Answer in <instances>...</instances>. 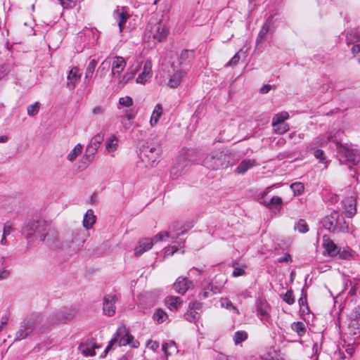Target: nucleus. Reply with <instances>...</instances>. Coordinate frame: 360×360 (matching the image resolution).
Instances as JSON below:
<instances>
[{
    "label": "nucleus",
    "instance_id": "56",
    "mask_svg": "<svg viewBox=\"0 0 360 360\" xmlns=\"http://www.w3.org/2000/svg\"><path fill=\"white\" fill-rule=\"evenodd\" d=\"M165 236L169 237L170 236L169 232H167V231L165 233L160 232V233L156 234L153 238H150V239L153 240V244L154 245L155 243L162 240V239L164 238Z\"/></svg>",
    "mask_w": 360,
    "mask_h": 360
},
{
    "label": "nucleus",
    "instance_id": "62",
    "mask_svg": "<svg viewBox=\"0 0 360 360\" xmlns=\"http://www.w3.org/2000/svg\"><path fill=\"white\" fill-rule=\"evenodd\" d=\"M13 231V227L9 223H6L4 226L3 234L4 236H8Z\"/></svg>",
    "mask_w": 360,
    "mask_h": 360
},
{
    "label": "nucleus",
    "instance_id": "22",
    "mask_svg": "<svg viewBox=\"0 0 360 360\" xmlns=\"http://www.w3.org/2000/svg\"><path fill=\"white\" fill-rule=\"evenodd\" d=\"M186 74V72L182 70H174L172 75H169L167 86L173 89L178 87Z\"/></svg>",
    "mask_w": 360,
    "mask_h": 360
},
{
    "label": "nucleus",
    "instance_id": "7",
    "mask_svg": "<svg viewBox=\"0 0 360 360\" xmlns=\"http://www.w3.org/2000/svg\"><path fill=\"white\" fill-rule=\"evenodd\" d=\"M112 17L118 26L119 32L122 34L124 32L127 20L130 18L128 8L125 6H117L112 13Z\"/></svg>",
    "mask_w": 360,
    "mask_h": 360
},
{
    "label": "nucleus",
    "instance_id": "43",
    "mask_svg": "<svg viewBox=\"0 0 360 360\" xmlns=\"http://www.w3.org/2000/svg\"><path fill=\"white\" fill-rule=\"evenodd\" d=\"M221 306L229 311H233L236 314H239V311L237 307H235L232 302L227 298H223L221 300Z\"/></svg>",
    "mask_w": 360,
    "mask_h": 360
},
{
    "label": "nucleus",
    "instance_id": "15",
    "mask_svg": "<svg viewBox=\"0 0 360 360\" xmlns=\"http://www.w3.org/2000/svg\"><path fill=\"white\" fill-rule=\"evenodd\" d=\"M330 139V136L327 134L317 136L316 139L306 145V150L307 152H311L312 150L319 149L320 147L326 145Z\"/></svg>",
    "mask_w": 360,
    "mask_h": 360
},
{
    "label": "nucleus",
    "instance_id": "1",
    "mask_svg": "<svg viewBox=\"0 0 360 360\" xmlns=\"http://www.w3.org/2000/svg\"><path fill=\"white\" fill-rule=\"evenodd\" d=\"M168 34L169 30L163 22L151 19L146 26L145 37L155 44L166 40Z\"/></svg>",
    "mask_w": 360,
    "mask_h": 360
},
{
    "label": "nucleus",
    "instance_id": "24",
    "mask_svg": "<svg viewBox=\"0 0 360 360\" xmlns=\"http://www.w3.org/2000/svg\"><path fill=\"white\" fill-rule=\"evenodd\" d=\"M187 165L188 162L184 158H179L171 169L170 175L172 178L177 179L180 176L183 174L184 168Z\"/></svg>",
    "mask_w": 360,
    "mask_h": 360
},
{
    "label": "nucleus",
    "instance_id": "29",
    "mask_svg": "<svg viewBox=\"0 0 360 360\" xmlns=\"http://www.w3.org/2000/svg\"><path fill=\"white\" fill-rule=\"evenodd\" d=\"M103 140V135L101 134H96L95 136L93 137L90 143L88 145L86 148V151H91L92 154H94V153L97 150L100 143L102 142Z\"/></svg>",
    "mask_w": 360,
    "mask_h": 360
},
{
    "label": "nucleus",
    "instance_id": "28",
    "mask_svg": "<svg viewBox=\"0 0 360 360\" xmlns=\"http://www.w3.org/2000/svg\"><path fill=\"white\" fill-rule=\"evenodd\" d=\"M162 112L163 109L162 105L160 103L156 104L150 120V124L151 127H154L158 124L160 117L162 115Z\"/></svg>",
    "mask_w": 360,
    "mask_h": 360
},
{
    "label": "nucleus",
    "instance_id": "45",
    "mask_svg": "<svg viewBox=\"0 0 360 360\" xmlns=\"http://www.w3.org/2000/svg\"><path fill=\"white\" fill-rule=\"evenodd\" d=\"M184 316L189 322H196L200 319V314L196 311L189 309Z\"/></svg>",
    "mask_w": 360,
    "mask_h": 360
},
{
    "label": "nucleus",
    "instance_id": "30",
    "mask_svg": "<svg viewBox=\"0 0 360 360\" xmlns=\"http://www.w3.org/2000/svg\"><path fill=\"white\" fill-rule=\"evenodd\" d=\"M96 221V216L92 210H88L83 219V226L86 229H91Z\"/></svg>",
    "mask_w": 360,
    "mask_h": 360
},
{
    "label": "nucleus",
    "instance_id": "31",
    "mask_svg": "<svg viewBox=\"0 0 360 360\" xmlns=\"http://www.w3.org/2000/svg\"><path fill=\"white\" fill-rule=\"evenodd\" d=\"M262 204L269 209H273V206L276 205V210L278 212H280L281 207L283 204V200L281 197L274 196L269 201L264 200V201L262 202Z\"/></svg>",
    "mask_w": 360,
    "mask_h": 360
},
{
    "label": "nucleus",
    "instance_id": "35",
    "mask_svg": "<svg viewBox=\"0 0 360 360\" xmlns=\"http://www.w3.org/2000/svg\"><path fill=\"white\" fill-rule=\"evenodd\" d=\"M165 302L170 310L175 311L181 304V300L179 297H169L166 299Z\"/></svg>",
    "mask_w": 360,
    "mask_h": 360
},
{
    "label": "nucleus",
    "instance_id": "3",
    "mask_svg": "<svg viewBox=\"0 0 360 360\" xmlns=\"http://www.w3.org/2000/svg\"><path fill=\"white\" fill-rule=\"evenodd\" d=\"M115 343L119 346H125L129 345L134 348L138 347L139 345V342L134 340V336L129 333L124 325H121L118 327L113 338L109 342V345L106 347L105 352L110 350Z\"/></svg>",
    "mask_w": 360,
    "mask_h": 360
},
{
    "label": "nucleus",
    "instance_id": "64",
    "mask_svg": "<svg viewBox=\"0 0 360 360\" xmlns=\"http://www.w3.org/2000/svg\"><path fill=\"white\" fill-rule=\"evenodd\" d=\"M214 360H235L233 357H229L222 353H218L215 357Z\"/></svg>",
    "mask_w": 360,
    "mask_h": 360
},
{
    "label": "nucleus",
    "instance_id": "32",
    "mask_svg": "<svg viewBox=\"0 0 360 360\" xmlns=\"http://www.w3.org/2000/svg\"><path fill=\"white\" fill-rule=\"evenodd\" d=\"M162 349L164 352L166 356H170L172 354L176 353L178 352L176 343L172 340L163 343Z\"/></svg>",
    "mask_w": 360,
    "mask_h": 360
},
{
    "label": "nucleus",
    "instance_id": "42",
    "mask_svg": "<svg viewBox=\"0 0 360 360\" xmlns=\"http://www.w3.org/2000/svg\"><path fill=\"white\" fill-rule=\"evenodd\" d=\"M96 65H97L96 60L92 59L89 61L88 66L86 68V72H85V78L86 79H90L92 77Z\"/></svg>",
    "mask_w": 360,
    "mask_h": 360
},
{
    "label": "nucleus",
    "instance_id": "8",
    "mask_svg": "<svg viewBox=\"0 0 360 360\" xmlns=\"http://www.w3.org/2000/svg\"><path fill=\"white\" fill-rule=\"evenodd\" d=\"M39 238L41 241H46L47 243H52L58 239V231L53 226L44 223H42L41 231H40Z\"/></svg>",
    "mask_w": 360,
    "mask_h": 360
},
{
    "label": "nucleus",
    "instance_id": "10",
    "mask_svg": "<svg viewBox=\"0 0 360 360\" xmlns=\"http://www.w3.org/2000/svg\"><path fill=\"white\" fill-rule=\"evenodd\" d=\"M42 223H44V221L34 220L30 221L22 228V232L27 238L32 237L34 234L39 236V231H41Z\"/></svg>",
    "mask_w": 360,
    "mask_h": 360
},
{
    "label": "nucleus",
    "instance_id": "9",
    "mask_svg": "<svg viewBox=\"0 0 360 360\" xmlns=\"http://www.w3.org/2000/svg\"><path fill=\"white\" fill-rule=\"evenodd\" d=\"M82 77V73L77 66H73L68 71L67 74V82H66V87L70 90L73 91L78 82L80 80Z\"/></svg>",
    "mask_w": 360,
    "mask_h": 360
},
{
    "label": "nucleus",
    "instance_id": "18",
    "mask_svg": "<svg viewBox=\"0 0 360 360\" xmlns=\"http://www.w3.org/2000/svg\"><path fill=\"white\" fill-rule=\"evenodd\" d=\"M153 240L150 238H145L140 240L134 249V255L141 256L144 252L150 250L153 247Z\"/></svg>",
    "mask_w": 360,
    "mask_h": 360
},
{
    "label": "nucleus",
    "instance_id": "16",
    "mask_svg": "<svg viewBox=\"0 0 360 360\" xmlns=\"http://www.w3.org/2000/svg\"><path fill=\"white\" fill-rule=\"evenodd\" d=\"M152 77V63L150 60H146L143 65V70L136 79V83L145 84L146 82Z\"/></svg>",
    "mask_w": 360,
    "mask_h": 360
},
{
    "label": "nucleus",
    "instance_id": "41",
    "mask_svg": "<svg viewBox=\"0 0 360 360\" xmlns=\"http://www.w3.org/2000/svg\"><path fill=\"white\" fill-rule=\"evenodd\" d=\"M137 112L134 109L124 110L120 116V120H133L136 115Z\"/></svg>",
    "mask_w": 360,
    "mask_h": 360
},
{
    "label": "nucleus",
    "instance_id": "14",
    "mask_svg": "<svg viewBox=\"0 0 360 360\" xmlns=\"http://www.w3.org/2000/svg\"><path fill=\"white\" fill-rule=\"evenodd\" d=\"M221 291V287L214 285L210 282H206L202 285L201 292L199 294L200 299H207L213 295L220 293Z\"/></svg>",
    "mask_w": 360,
    "mask_h": 360
},
{
    "label": "nucleus",
    "instance_id": "34",
    "mask_svg": "<svg viewBox=\"0 0 360 360\" xmlns=\"http://www.w3.org/2000/svg\"><path fill=\"white\" fill-rule=\"evenodd\" d=\"M289 118V114L286 111L276 114L272 119V126L278 125V124H285L284 122Z\"/></svg>",
    "mask_w": 360,
    "mask_h": 360
},
{
    "label": "nucleus",
    "instance_id": "12",
    "mask_svg": "<svg viewBox=\"0 0 360 360\" xmlns=\"http://www.w3.org/2000/svg\"><path fill=\"white\" fill-rule=\"evenodd\" d=\"M117 298L115 295H106L103 298V309L104 314L108 316H112L115 312V304Z\"/></svg>",
    "mask_w": 360,
    "mask_h": 360
},
{
    "label": "nucleus",
    "instance_id": "40",
    "mask_svg": "<svg viewBox=\"0 0 360 360\" xmlns=\"http://www.w3.org/2000/svg\"><path fill=\"white\" fill-rule=\"evenodd\" d=\"M248 335L246 331L238 330L234 333L233 340L235 345H238L248 339Z\"/></svg>",
    "mask_w": 360,
    "mask_h": 360
},
{
    "label": "nucleus",
    "instance_id": "19",
    "mask_svg": "<svg viewBox=\"0 0 360 360\" xmlns=\"http://www.w3.org/2000/svg\"><path fill=\"white\" fill-rule=\"evenodd\" d=\"M97 347H98L94 340H88L81 343L78 347V349L82 354L88 356L95 355V349Z\"/></svg>",
    "mask_w": 360,
    "mask_h": 360
},
{
    "label": "nucleus",
    "instance_id": "11",
    "mask_svg": "<svg viewBox=\"0 0 360 360\" xmlns=\"http://www.w3.org/2000/svg\"><path fill=\"white\" fill-rule=\"evenodd\" d=\"M111 72L114 77H120L121 73L124 70L127 63L124 58L122 56H115L112 60L110 61Z\"/></svg>",
    "mask_w": 360,
    "mask_h": 360
},
{
    "label": "nucleus",
    "instance_id": "58",
    "mask_svg": "<svg viewBox=\"0 0 360 360\" xmlns=\"http://www.w3.org/2000/svg\"><path fill=\"white\" fill-rule=\"evenodd\" d=\"M347 356L338 349L332 356V360H347Z\"/></svg>",
    "mask_w": 360,
    "mask_h": 360
},
{
    "label": "nucleus",
    "instance_id": "37",
    "mask_svg": "<svg viewBox=\"0 0 360 360\" xmlns=\"http://www.w3.org/2000/svg\"><path fill=\"white\" fill-rule=\"evenodd\" d=\"M153 318L157 323H162L168 319V315L163 309H158L153 314Z\"/></svg>",
    "mask_w": 360,
    "mask_h": 360
},
{
    "label": "nucleus",
    "instance_id": "2",
    "mask_svg": "<svg viewBox=\"0 0 360 360\" xmlns=\"http://www.w3.org/2000/svg\"><path fill=\"white\" fill-rule=\"evenodd\" d=\"M43 321L40 314H32L27 316L21 322L15 333V340H22L28 337L33 331L39 328Z\"/></svg>",
    "mask_w": 360,
    "mask_h": 360
},
{
    "label": "nucleus",
    "instance_id": "50",
    "mask_svg": "<svg viewBox=\"0 0 360 360\" xmlns=\"http://www.w3.org/2000/svg\"><path fill=\"white\" fill-rule=\"evenodd\" d=\"M273 127L275 133L278 134H283L289 130V125L288 124H278V125Z\"/></svg>",
    "mask_w": 360,
    "mask_h": 360
},
{
    "label": "nucleus",
    "instance_id": "49",
    "mask_svg": "<svg viewBox=\"0 0 360 360\" xmlns=\"http://www.w3.org/2000/svg\"><path fill=\"white\" fill-rule=\"evenodd\" d=\"M133 99L130 96H126L119 98V105L123 107L129 108L133 105Z\"/></svg>",
    "mask_w": 360,
    "mask_h": 360
},
{
    "label": "nucleus",
    "instance_id": "38",
    "mask_svg": "<svg viewBox=\"0 0 360 360\" xmlns=\"http://www.w3.org/2000/svg\"><path fill=\"white\" fill-rule=\"evenodd\" d=\"M270 23H271V19H270V18H269L266 20L264 25H263V27H262L260 32H259V34H258V37L257 39V43H259L266 37V35L267 34V33L270 29Z\"/></svg>",
    "mask_w": 360,
    "mask_h": 360
},
{
    "label": "nucleus",
    "instance_id": "54",
    "mask_svg": "<svg viewBox=\"0 0 360 360\" xmlns=\"http://www.w3.org/2000/svg\"><path fill=\"white\" fill-rule=\"evenodd\" d=\"M282 297L283 301H285L288 304H292L295 302L293 293L291 290H288L284 295H283Z\"/></svg>",
    "mask_w": 360,
    "mask_h": 360
},
{
    "label": "nucleus",
    "instance_id": "33",
    "mask_svg": "<svg viewBox=\"0 0 360 360\" xmlns=\"http://www.w3.org/2000/svg\"><path fill=\"white\" fill-rule=\"evenodd\" d=\"M118 146V139L115 135L111 136L105 141V148L108 152H114Z\"/></svg>",
    "mask_w": 360,
    "mask_h": 360
},
{
    "label": "nucleus",
    "instance_id": "51",
    "mask_svg": "<svg viewBox=\"0 0 360 360\" xmlns=\"http://www.w3.org/2000/svg\"><path fill=\"white\" fill-rule=\"evenodd\" d=\"M40 104L39 102H36L35 103L32 105H30L27 110V114L30 116H34L36 115L39 110Z\"/></svg>",
    "mask_w": 360,
    "mask_h": 360
},
{
    "label": "nucleus",
    "instance_id": "44",
    "mask_svg": "<svg viewBox=\"0 0 360 360\" xmlns=\"http://www.w3.org/2000/svg\"><path fill=\"white\" fill-rule=\"evenodd\" d=\"M294 229L302 233H307L309 231L308 225L304 219H300L298 222L295 224Z\"/></svg>",
    "mask_w": 360,
    "mask_h": 360
},
{
    "label": "nucleus",
    "instance_id": "4",
    "mask_svg": "<svg viewBox=\"0 0 360 360\" xmlns=\"http://www.w3.org/2000/svg\"><path fill=\"white\" fill-rule=\"evenodd\" d=\"M226 155L221 150H215L207 155L202 162V165L208 169H218L226 165Z\"/></svg>",
    "mask_w": 360,
    "mask_h": 360
},
{
    "label": "nucleus",
    "instance_id": "23",
    "mask_svg": "<svg viewBox=\"0 0 360 360\" xmlns=\"http://www.w3.org/2000/svg\"><path fill=\"white\" fill-rule=\"evenodd\" d=\"M271 307L266 302H260L257 306V311L260 316V319L264 323H269L271 321L270 316Z\"/></svg>",
    "mask_w": 360,
    "mask_h": 360
},
{
    "label": "nucleus",
    "instance_id": "48",
    "mask_svg": "<svg viewBox=\"0 0 360 360\" xmlns=\"http://www.w3.org/2000/svg\"><path fill=\"white\" fill-rule=\"evenodd\" d=\"M110 65V60L108 58L104 60L101 65L99 66L97 72L101 74V76H103L105 75L108 71L109 67Z\"/></svg>",
    "mask_w": 360,
    "mask_h": 360
},
{
    "label": "nucleus",
    "instance_id": "26",
    "mask_svg": "<svg viewBox=\"0 0 360 360\" xmlns=\"http://www.w3.org/2000/svg\"><path fill=\"white\" fill-rule=\"evenodd\" d=\"M194 58V51L192 50H183L179 58V64L183 66L188 64Z\"/></svg>",
    "mask_w": 360,
    "mask_h": 360
},
{
    "label": "nucleus",
    "instance_id": "39",
    "mask_svg": "<svg viewBox=\"0 0 360 360\" xmlns=\"http://www.w3.org/2000/svg\"><path fill=\"white\" fill-rule=\"evenodd\" d=\"M82 148V146L80 143H77L68 153L67 159L70 162H73L78 157V155L81 154Z\"/></svg>",
    "mask_w": 360,
    "mask_h": 360
},
{
    "label": "nucleus",
    "instance_id": "17",
    "mask_svg": "<svg viewBox=\"0 0 360 360\" xmlns=\"http://www.w3.org/2000/svg\"><path fill=\"white\" fill-rule=\"evenodd\" d=\"M323 247L325 252L330 257L337 256L339 247L326 235L323 236Z\"/></svg>",
    "mask_w": 360,
    "mask_h": 360
},
{
    "label": "nucleus",
    "instance_id": "57",
    "mask_svg": "<svg viewBox=\"0 0 360 360\" xmlns=\"http://www.w3.org/2000/svg\"><path fill=\"white\" fill-rule=\"evenodd\" d=\"M10 72V66L8 64L0 65V79L4 78Z\"/></svg>",
    "mask_w": 360,
    "mask_h": 360
},
{
    "label": "nucleus",
    "instance_id": "53",
    "mask_svg": "<svg viewBox=\"0 0 360 360\" xmlns=\"http://www.w3.org/2000/svg\"><path fill=\"white\" fill-rule=\"evenodd\" d=\"M119 78L118 84L122 87L124 86L129 80L132 79L131 73H125L122 76L117 77Z\"/></svg>",
    "mask_w": 360,
    "mask_h": 360
},
{
    "label": "nucleus",
    "instance_id": "21",
    "mask_svg": "<svg viewBox=\"0 0 360 360\" xmlns=\"http://www.w3.org/2000/svg\"><path fill=\"white\" fill-rule=\"evenodd\" d=\"M192 285L193 283L191 281L180 276L176 279L173 287L176 292L184 295Z\"/></svg>",
    "mask_w": 360,
    "mask_h": 360
},
{
    "label": "nucleus",
    "instance_id": "55",
    "mask_svg": "<svg viewBox=\"0 0 360 360\" xmlns=\"http://www.w3.org/2000/svg\"><path fill=\"white\" fill-rule=\"evenodd\" d=\"M311 153H313L314 157L316 159H319L321 162H322L323 164L326 163V158L323 157V152L322 150L315 149V150H312V151Z\"/></svg>",
    "mask_w": 360,
    "mask_h": 360
},
{
    "label": "nucleus",
    "instance_id": "6",
    "mask_svg": "<svg viewBox=\"0 0 360 360\" xmlns=\"http://www.w3.org/2000/svg\"><path fill=\"white\" fill-rule=\"evenodd\" d=\"M75 315V311L72 309L64 308L53 313L49 318L50 324H58L60 323H65L71 319Z\"/></svg>",
    "mask_w": 360,
    "mask_h": 360
},
{
    "label": "nucleus",
    "instance_id": "36",
    "mask_svg": "<svg viewBox=\"0 0 360 360\" xmlns=\"http://www.w3.org/2000/svg\"><path fill=\"white\" fill-rule=\"evenodd\" d=\"M348 333L360 336V323L357 320H352L348 326Z\"/></svg>",
    "mask_w": 360,
    "mask_h": 360
},
{
    "label": "nucleus",
    "instance_id": "61",
    "mask_svg": "<svg viewBox=\"0 0 360 360\" xmlns=\"http://www.w3.org/2000/svg\"><path fill=\"white\" fill-rule=\"evenodd\" d=\"M202 303L195 301V302H191L189 304V309L198 311V310H200L202 309Z\"/></svg>",
    "mask_w": 360,
    "mask_h": 360
},
{
    "label": "nucleus",
    "instance_id": "13",
    "mask_svg": "<svg viewBox=\"0 0 360 360\" xmlns=\"http://www.w3.org/2000/svg\"><path fill=\"white\" fill-rule=\"evenodd\" d=\"M144 155L151 167L155 166L160 160V149L156 147L146 148Z\"/></svg>",
    "mask_w": 360,
    "mask_h": 360
},
{
    "label": "nucleus",
    "instance_id": "20",
    "mask_svg": "<svg viewBox=\"0 0 360 360\" xmlns=\"http://www.w3.org/2000/svg\"><path fill=\"white\" fill-rule=\"evenodd\" d=\"M339 217V213L337 211H333L330 215L326 216L323 221V226L330 231H334Z\"/></svg>",
    "mask_w": 360,
    "mask_h": 360
},
{
    "label": "nucleus",
    "instance_id": "27",
    "mask_svg": "<svg viewBox=\"0 0 360 360\" xmlns=\"http://www.w3.org/2000/svg\"><path fill=\"white\" fill-rule=\"evenodd\" d=\"M256 165L255 160L253 159L243 160L237 167L236 172L238 174H245L248 169Z\"/></svg>",
    "mask_w": 360,
    "mask_h": 360
},
{
    "label": "nucleus",
    "instance_id": "59",
    "mask_svg": "<svg viewBox=\"0 0 360 360\" xmlns=\"http://www.w3.org/2000/svg\"><path fill=\"white\" fill-rule=\"evenodd\" d=\"M105 112V108L102 105L95 106L92 109V114L94 116L103 115Z\"/></svg>",
    "mask_w": 360,
    "mask_h": 360
},
{
    "label": "nucleus",
    "instance_id": "46",
    "mask_svg": "<svg viewBox=\"0 0 360 360\" xmlns=\"http://www.w3.org/2000/svg\"><path fill=\"white\" fill-rule=\"evenodd\" d=\"M290 188L295 195H301L304 190V186L301 182H295L291 184Z\"/></svg>",
    "mask_w": 360,
    "mask_h": 360
},
{
    "label": "nucleus",
    "instance_id": "63",
    "mask_svg": "<svg viewBox=\"0 0 360 360\" xmlns=\"http://www.w3.org/2000/svg\"><path fill=\"white\" fill-rule=\"evenodd\" d=\"M147 347L149 349L155 351L159 348V342L157 341L149 340L147 343Z\"/></svg>",
    "mask_w": 360,
    "mask_h": 360
},
{
    "label": "nucleus",
    "instance_id": "5",
    "mask_svg": "<svg viewBox=\"0 0 360 360\" xmlns=\"http://www.w3.org/2000/svg\"><path fill=\"white\" fill-rule=\"evenodd\" d=\"M338 157L342 163H349L353 165H357L360 160L358 154L353 150L340 144L338 146Z\"/></svg>",
    "mask_w": 360,
    "mask_h": 360
},
{
    "label": "nucleus",
    "instance_id": "52",
    "mask_svg": "<svg viewBox=\"0 0 360 360\" xmlns=\"http://www.w3.org/2000/svg\"><path fill=\"white\" fill-rule=\"evenodd\" d=\"M340 259H347L350 257L351 253L350 250L348 247L344 248L342 250L339 248H338V255Z\"/></svg>",
    "mask_w": 360,
    "mask_h": 360
},
{
    "label": "nucleus",
    "instance_id": "60",
    "mask_svg": "<svg viewBox=\"0 0 360 360\" xmlns=\"http://www.w3.org/2000/svg\"><path fill=\"white\" fill-rule=\"evenodd\" d=\"M239 60H240V56H239L238 53H236L225 66L229 67V66L236 65L238 64Z\"/></svg>",
    "mask_w": 360,
    "mask_h": 360
},
{
    "label": "nucleus",
    "instance_id": "25",
    "mask_svg": "<svg viewBox=\"0 0 360 360\" xmlns=\"http://www.w3.org/2000/svg\"><path fill=\"white\" fill-rule=\"evenodd\" d=\"M344 212L347 217H352L356 214V202L353 196L347 197L342 201Z\"/></svg>",
    "mask_w": 360,
    "mask_h": 360
},
{
    "label": "nucleus",
    "instance_id": "47",
    "mask_svg": "<svg viewBox=\"0 0 360 360\" xmlns=\"http://www.w3.org/2000/svg\"><path fill=\"white\" fill-rule=\"evenodd\" d=\"M292 328L299 336H302L306 331L304 324L302 322L294 323L292 326Z\"/></svg>",
    "mask_w": 360,
    "mask_h": 360
}]
</instances>
